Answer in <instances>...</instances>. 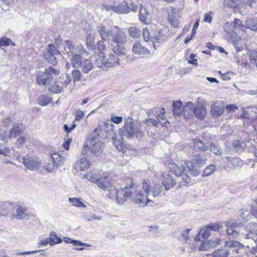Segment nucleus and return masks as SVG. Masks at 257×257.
<instances>
[{
    "instance_id": "nucleus-38",
    "label": "nucleus",
    "mask_w": 257,
    "mask_h": 257,
    "mask_svg": "<svg viewBox=\"0 0 257 257\" xmlns=\"http://www.w3.org/2000/svg\"><path fill=\"white\" fill-rule=\"evenodd\" d=\"M89 163L86 158H82L77 162V167L80 171H84L88 168Z\"/></svg>"
},
{
    "instance_id": "nucleus-53",
    "label": "nucleus",
    "mask_w": 257,
    "mask_h": 257,
    "mask_svg": "<svg viewBox=\"0 0 257 257\" xmlns=\"http://www.w3.org/2000/svg\"><path fill=\"white\" fill-rule=\"evenodd\" d=\"M106 63V60L104 58L103 55L98 56L95 61V64L99 68L102 67L103 65L105 66Z\"/></svg>"
},
{
    "instance_id": "nucleus-25",
    "label": "nucleus",
    "mask_w": 257,
    "mask_h": 257,
    "mask_svg": "<svg viewBox=\"0 0 257 257\" xmlns=\"http://www.w3.org/2000/svg\"><path fill=\"white\" fill-rule=\"evenodd\" d=\"M80 67L83 73L87 74L93 69L94 65L91 60L84 59Z\"/></svg>"
},
{
    "instance_id": "nucleus-59",
    "label": "nucleus",
    "mask_w": 257,
    "mask_h": 257,
    "mask_svg": "<svg viewBox=\"0 0 257 257\" xmlns=\"http://www.w3.org/2000/svg\"><path fill=\"white\" fill-rule=\"evenodd\" d=\"M11 43L13 45H15L10 38L3 37L0 39V46H8L10 45Z\"/></svg>"
},
{
    "instance_id": "nucleus-9",
    "label": "nucleus",
    "mask_w": 257,
    "mask_h": 257,
    "mask_svg": "<svg viewBox=\"0 0 257 257\" xmlns=\"http://www.w3.org/2000/svg\"><path fill=\"white\" fill-rule=\"evenodd\" d=\"M114 125L112 123L111 121L108 120L105 122H101L95 130L92 132L93 133H96L99 135V136L101 137L107 138V134L114 133L113 131Z\"/></svg>"
},
{
    "instance_id": "nucleus-19",
    "label": "nucleus",
    "mask_w": 257,
    "mask_h": 257,
    "mask_svg": "<svg viewBox=\"0 0 257 257\" xmlns=\"http://www.w3.org/2000/svg\"><path fill=\"white\" fill-rule=\"evenodd\" d=\"M97 186L104 190H109L112 187V183L110 178L104 176L98 178L96 183Z\"/></svg>"
},
{
    "instance_id": "nucleus-54",
    "label": "nucleus",
    "mask_w": 257,
    "mask_h": 257,
    "mask_svg": "<svg viewBox=\"0 0 257 257\" xmlns=\"http://www.w3.org/2000/svg\"><path fill=\"white\" fill-rule=\"evenodd\" d=\"M210 150L213 154L216 155H220L222 153L220 147L213 143L210 144Z\"/></svg>"
},
{
    "instance_id": "nucleus-61",
    "label": "nucleus",
    "mask_w": 257,
    "mask_h": 257,
    "mask_svg": "<svg viewBox=\"0 0 257 257\" xmlns=\"http://www.w3.org/2000/svg\"><path fill=\"white\" fill-rule=\"evenodd\" d=\"M104 40L101 39V40L99 41L97 43V48L99 51L103 54V52L106 49V45L104 43Z\"/></svg>"
},
{
    "instance_id": "nucleus-1",
    "label": "nucleus",
    "mask_w": 257,
    "mask_h": 257,
    "mask_svg": "<svg viewBox=\"0 0 257 257\" xmlns=\"http://www.w3.org/2000/svg\"><path fill=\"white\" fill-rule=\"evenodd\" d=\"M97 31L103 40L111 41L115 44L111 47L113 52L124 56V53L126 50L123 45L127 42V38L122 29L115 26L108 30L104 26L101 25L97 27Z\"/></svg>"
},
{
    "instance_id": "nucleus-41",
    "label": "nucleus",
    "mask_w": 257,
    "mask_h": 257,
    "mask_svg": "<svg viewBox=\"0 0 257 257\" xmlns=\"http://www.w3.org/2000/svg\"><path fill=\"white\" fill-rule=\"evenodd\" d=\"M194 148L196 150L201 151H205L207 150L208 147L204 145V144L198 139L193 140Z\"/></svg>"
},
{
    "instance_id": "nucleus-7",
    "label": "nucleus",
    "mask_w": 257,
    "mask_h": 257,
    "mask_svg": "<svg viewBox=\"0 0 257 257\" xmlns=\"http://www.w3.org/2000/svg\"><path fill=\"white\" fill-rule=\"evenodd\" d=\"M22 124L15 123L9 131L0 130V140L4 142H8L11 139H14L19 136L23 132Z\"/></svg>"
},
{
    "instance_id": "nucleus-8",
    "label": "nucleus",
    "mask_w": 257,
    "mask_h": 257,
    "mask_svg": "<svg viewBox=\"0 0 257 257\" xmlns=\"http://www.w3.org/2000/svg\"><path fill=\"white\" fill-rule=\"evenodd\" d=\"M71 78L68 74L61 76L58 80L55 82L49 88L54 93H59L64 87H66L71 82Z\"/></svg>"
},
{
    "instance_id": "nucleus-26",
    "label": "nucleus",
    "mask_w": 257,
    "mask_h": 257,
    "mask_svg": "<svg viewBox=\"0 0 257 257\" xmlns=\"http://www.w3.org/2000/svg\"><path fill=\"white\" fill-rule=\"evenodd\" d=\"M132 51L137 55H144L150 53L149 50L140 43H136L133 45Z\"/></svg>"
},
{
    "instance_id": "nucleus-43",
    "label": "nucleus",
    "mask_w": 257,
    "mask_h": 257,
    "mask_svg": "<svg viewBox=\"0 0 257 257\" xmlns=\"http://www.w3.org/2000/svg\"><path fill=\"white\" fill-rule=\"evenodd\" d=\"M223 5L225 7L230 8L240 7L241 5L239 0H224Z\"/></svg>"
},
{
    "instance_id": "nucleus-24",
    "label": "nucleus",
    "mask_w": 257,
    "mask_h": 257,
    "mask_svg": "<svg viewBox=\"0 0 257 257\" xmlns=\"http://www.w3.org/2000/svg\"><path fill=\"white\" fill-rule=\"evenodd\" d=\"M169 168L171 171L178 177H181L185 170V167L182 164L177 165L174 163H169Z\"/></svg>"
},
{
    "instance_id": "nucleus-30",
    "label": "nucleus",
    "mask_w": 257,
    "mask_h": 257,
    "mask_svg": "<svg viewBox=\"0 0 257 257\" xmlns=\"http://www.w3.org/2000/svg\"><path fill=\"white\" fill-rule=\"evenodd\" d=\"M72 58L71 59V64L73 67L78 68L81 65L82 60V57L80 54L77 53H73L71 55Z\"/></svg>"
},
{
    "instance_id": "nucleus-50",
    "label": "nucleus",
    "mask_w": 257,
    "mask_h": 257,
    "mask_svg": "<svg viewBox=\"0 0 257 257\" xmlns=\"http://www.w3.org/2000/svg\"><path fill=\"white\" fill-rule=\"evenodd\" d=\"M84 218L85 219L88 221H91L92 220H100L102 219V216H97L93 213H85L84 214Z\"/></svg>"
},
{
    "instance_id": "nucleus-49",
    "label": "nucleus",
    "mask_w": 257,
    "mask_h": 257,
    "mask_svg": "<svg viewBox=\"0 0 257 257\" xmlns=\"http://www.w3.org/2000/svg\"><path fill=\"white\" fill-rule=\"evenodd\" d=\"M233 146L237 152H241L244 150L245 144L243 142L235 140L233 143Z\"/></svg>"
},
{
    "instance_id": "nucleus-27",
    "label": "nucleus",
    "mask_w": 257,
    "mask_h": 257,
    "mask_svg": "<svg viewBox=\"0 0 257 257\" xmlns=\"http://www.w3.org/2000/svg\"><path fill=\"white\" fill-rule=\"evenodd\" d=\"M14 208V204L10 202L0 203V216H6Z\"/></svg>"
},
{
    "instance_id": "nucleus-44",
    "label": "nucleus",
    "mask_w": 257,
    "mask_h": 257,
    "mask_svg": "<svg viewBox=\"0 0 257 257\" xmlns=\"http://www.w3.org/2000/svg\"><path fill=\"white\" fill-rule=\"evenodd\" d=\"M163 187L161 184H156L151 188V192L154 197H156L160 195Z\"/></svg>"
},
{
    "instance_id": "nucleus-48",
    "label": "nucleus",
    "mask_w": 257,
    "mask_h": 257,
    "mask_svg": "<svg viewBox=\"0 0 257 257\" xmlns=\"http://www.w3.org/2000/svg\"><path fill=\"white\" fill-rule=\"evenodd\" d=\"M72 76L73 82L75 83L76 82L79 81L81 79L82 75L80 70L74 69L72 71Z\"/></svg>"
},
{
    "instance_id": "nucleus-42",
    "label": "nucleus",
    "mask_w": 257,
    "mask_h": 257,
    "mask_svg": "<svg viewBox=\"0 0 257 257\" xmlns=\"http://www.w3.org/2000/svg\"><path fill=\"white\" fill-rule=\"evenodd\" d=\"M63 240L66 243H72L74 245L76 246H85L88 247L91 246V245L89 244L83 243L80 240H73L71 238L67 237H64Z\"/></svg>"
},
{
    "instance_id": "nucleus-18",
    "label": "nucleus",
    "mask_w": 257,
    "mask_h": 257,
    "mask_svg": "<svg viewBox=\"0 0 257 257\" xmlns=\"http://www.w3.org/2000/svg\"><path fill=\"white\" fill-rule=\"evenodd\" d=\"M81 53L80 51H78L77 46H75L71 40H66L64 43L63 53L67 54L68 57L71 56L73 53Z\"/></svg>"
},
{
    "instance_id": "nucleus-55",
    "label": "nucleus",
    "mask_w": 257,
    "mask_h": 257,
    "mask_svg": "<svg viewBox=\"0 0 257 257\" xmlns=\"http://www.w3.org/2000/svg\"><path fill=\"white\" fill-rule=\"evenodd\" d=\"M85 115V113L83 110L77 109L74 113L75 121H80L82 119Z\"/></svg>"
},
{
    "instance_id": "nucleus-11",
    "label": "nucleus",
    "mask_w": 257,
    "mask_h": 257,
    "mask_svg": "<svg viewBox=\"0 0 257 257\" xmlns=\"http://www.w3.org/2000/svg\"><path fill=\"white\" fill-rule=\"evenodd\" d=\"M60 53L55 49L53 45H49L48 49L44 54L45 58L53 65L57 64V59L60 56Z\"/></svg>"
},
{
    "instance_id": "nucleus-32",
    "label": "nucleus",
    "mask_w": 257,
    "mask_h": 257,
    "mask_svg": "<svg viewBox=\"0 0 257 257\" xmlns=\"http://www.w3.org/2000/svg\"><path fill=\"white\" fill-rule=\"evenodd\" d=\"M245 28L249 29L253 31H257V18H248L245 22Z\"/></svg>"
},
{
    "instance_id": "nucleus-31",
    "label": "nucleus",
    "mask_w": 257,
    "mask_h": 257,
    "mask_svg": "<svg viewBox=\"0 0 257 257\" xmlns=\"http://www.w3.org/2000/svg\"><path fill=\"white\" fill-rule=\"evenodd\" d=\"M182 102L180 100L174 101L173 103V111L174 115L180 116L183 113Z\"/></svg>"
},
{
    "instance_id": "nucleus-58",
    "label": "nucleus",
    "mask_w": 257,
    "mask_h": 257,
    "mask_svg": "<svg viewBox=\"0 0 257 257\" xmlns=\"http://www.w3.org/2000/svg\"><path fill=\"white\" fill-rule=\"evenodd\" d=\"M168 21L169 23L173 26L176 27L178 26V22L177 19H176L174 16L173 13L169 14L168 15Z\"/></svg>"
},
{
    "instance_id": "nucleus-64",
    "label": "nucleus",
    "mask_w": 257,
    "mask_h": 257,
    "mask_svg": "<svg viewBox=\"0 0 257 257\" xmlns=\"http://www.w3.org/2000/svg\"><path fill=\"white\" fill-rule=\"evenodd\" d=\"M143 189L144 191V193L146 194V195L149 196L150 192V186L149 183L146 181L144 180L143 183Z\"/></svg>"
},
{
    "instance_id": "nucleus-60",
    "label": "nucleus",
    "mask_w": 257,
    "mask_h": 257,
    "mask_svg": "<svg viewBox=\"0 0 257 257\" xmlns=\"http://www.w3.org/2000/svg\"><path fill=\"white\" fill-rule=\"evenodd\" d=\"M248 54L250 62L252 63H255L257 60V52L254 51H250Z\"/></svg>"
},
{
    "instance_id": "nucleus-47",
    "label": "nucleus",
    "mask_w": 257,
    "mask_h": 257,
    "mask_svg": "<svg viewBox=\"0 0 257 257\" xmlns=\"http://www.w3.org/2000/svg\"><path fill=\"white\" fill-rule=\"evenodd\" d=\"M181 181L179 180V181L180 182L181 186H188L190 185L191 183V178L187 174L183 173L181 175ZM180 179V178H178V179Z\"/></svg>"
},
{
    "instance_id": "nucleus-56",
    "label": "nucleus",
    "mask_w": 257,
    "mask_h": 257,
    "mask_svg": "<svg viewBox=\"0 0 257 257\" xmlns=\"http://www.w3.org/2000/svg\"><path fill=\"white\" fill-rule=\"evenodd\" d=\"M245 24L243 25L241 21L238 19H234L233 23V27L234 28L244 30L245 28Z\"/></svg>"
},
{
    "instance_id": "nucleus-21",
    "label": "nucleus",
    "mask_w": 257,
    "mask_h": 257,
    "mask_svg": "<svg viewBox=\"0 0 257 257\" xmlns=\"http://www.w3.org/2000/svg\"><path fill=\"white\" fill-rule=\"evenodd\" d=\"M194 104L190 101L186 103L183 107V113L185 119L192 117L194 114Z\"/></svg>"
},
{
    "instance_id": "nucleus-14",
    "label": "nucleus",
    "mask_w": 257,
    "mask_h": 257,
    "mask_svg": "<svg viewBox=\"0 0 257 257\" xmlns=\"http://www.w3.org/2000/svg\"><path fill=\"white\" fill-rule=\"evenodd\" d=\"M241 223L235 221H230L225 223V226L227 227L226 232L230 238H235L239 234L238 227L241 225Z\"/></svg>"
},
{
    "instance_id": "nucleus-35",
    "label": "nucleus",
    "mask_w": 257,
    "mask_h": 257,
    "mask_svg": "<svg viewBox=\"0 0 257 257\" xmlns=\"http://www.w3.org/2000/svg\"><path fill=\"white\" fill-rule=\"evenodd\" d=\"M130 7L127 4H119L117 6H114L113 8V12L119 14H125L130 11Z\"/></svg>"
},
{
    "instance_id": "nucleus-37",
    "label": "nucleus",
    "mask_w": 257,
    "mask_h": 257,
    "mask_svg": "<svg viewBox=\"0 0 257 257\" xmlns=\"http://www.w3.org/2000/svg\"><path fill=\"white\" fill-rule=\"evenodd\" d=\"M129 36L134 38H138L141 36L142 31L136 27H130L128 28Z\"/></svg>"
},
{
    "instance_id": "nucleus-52",
    "label": "nucleus",
    "mask_w": 257,
    "mask_h": 257,
    "mask_svg": "<svg viewBox=\"0 0 257 257\" xmlns=\"http://www.w3.org/2000/svg\"><path fill=\"white\" fill-rule=\"evenodd\" d=\"M15 118L14 116H9L7 118H4L2 123L3 125L5 127H9L14 123Z\"/></svg>"
},
{
    "instance_id": "nucleus-36",
    "label": "nucleus",
    "mask_w": 257,
    "mask_h": 257,
    "mask_svg": "<svg viewBox=\"0 0 257 257\" xmlns=\"http://www.w3.org/2000/svg\"><path fill=\"white\" fill-rule=\"evenodd\" d=\"M49 240H50V245L52 246L55 244L60 243L62 242V239L58 237L57 233L52 231L49 234Z\"/></svg>"
},
{
    "instance_id": "nucleus-57",
    "label": "nucleus",
    "mask_w": 257,
    "mask_h": 257,
    "mask_svg": "<svg viewBox=\"0 0 257 257\" xmlns=\"http://www.w3.org/2000/svg\"><path fill=\"white\" fill-rule=\"evenodd\" d=\"M27 139L26 138L24 137H19L17 140L15 144V147L18 148H22L24 144L26 143Z\"/></svg>"
},
{
    "instance_id": "nucleus-10",
    "label": "nucleus",
    "mask_w": 257,
    "mask_h": 257,
    "mask_svg": "<svg viewBox=\"0 0 257 257\" xmlns=\"http://www.w3.org/2000/svg\"><path fill=\"white\" fill-rule=\"evenodd\" d=\"M131 201L135 204H139L143 206H145L151 201L148 198V196L146 195L142 191L137 190L132 194L131 198Z\"/></svg>"
},
{
    "instance_id": "nucleus-28",
    "label": "nucleus",
    "mask_w": 257,
    "mask_h": 257,
    "mask_svg": "<svg viewBox=\"0 0 257 257\" xmlns=\"http://www.w3.org/2000/svg\"><path fill=\"white\" fill-rule=\"evenodd\" d=\"M13 209V215L15 218L21 219L25 218V209L24 207L20 205H14Z\"/></svg>"
},
{
    "instance_id": "nucleus-3",
    "label": "nucleus",
    "mask_w": 257,
    "mask_h": 257,
    "mask_svg": "<svg viewBox=\"0 0 257 257\" xmlns=\"http://www.w3.org/2000/svg\"><path fill=\"white\" fill-rule=\"evenodd\" d=\"M86 143L92 155L98 156L102 152L103 143L102 137L98 134L92 132L88 136Z\"/></svg>"
},
{
    "instance_id": "nucleus-12",
    "label": "nucleus",
    "mask_w": 257,
    "mask_h": 257,
    "mask_svg": "<svg viewBox=\"0 0 257 257\" xmlns=\"http://www.w3.org/2000/svg\"><path fill=\"white\" fill-rule=\"evenodd\" d=\"M132 192L128 187H125L116 191V200L118 204H123L131 197Z\"/></svg>"
},
{
    "instance_id": "nucleus-62",
    "label": "nucleus",
    "mask_w": 257,
    "mask_h": 257,
    "mask_svg": "<svg viewBox=\"0 0 257 257\" xmlns=\"http://www.w3.org/2000/svg\"><path fill=\"white\" fill-rule=\"evenodd\" d=\"M85 177L89 180L90 181L97 183V180H98V178L97 176V175L95 174H93L91 172H90L85 176Z\"/></svg>"
},
{
    "instance_id": "nucleus-33",
    "label": "nucleus",
    "mask_w": 257,
    "mask_h": 257,
    "mask_svg": "<svg viewBox=\"0 0 257 257\" xmlns=\"http://www.w3.org/2000/svg\"><path fill=\"white\" fill-rule=\"evenodd\" d=\"M207 228L206 226L202 228L199 233L195 236L196 241H201V239H205L210 236V232Z\"/></svg>"
},
{
    "instance_id": "nucleus-23",
    "label": "nucleus",
    "mask_w": 257,
    "mask_h": 257,
    "mask_svg": "<svg viewBox=\"0 0 257 257\" xmlns=\"http://www.w3.org/2000/svg\"><path fill=\"white\" fill-rule=\"evenodd\" d=\"M162 183L166 190L173 187L176 184V180L170 174L165 175L163 176Z\"/></svg>"
},
{
    "instance_id": "nucleus-40",
    "label": "nucleus",
    "mask_w": 257,
    "mask_h": 257,
    "mask_svg": "<svg viewBox=\"0 0 257 257\" xmlns=\"http://www.w3.org/2000/svg\"><path fill=\"white\" fill-rule=\"evenodd\" d=\"M52 98L47 95H42L39 96L38 99V103L42 106H46L51 103Z\"/></svg>"
},
{
    "instance_id": "nucleus-46",
    "label": "nucleus",
    "mask_w": 257,
    "mask_h": 257,
    "mask_svg": "<svg viewBox=\"0 0 257 257\" xmlns=\"http://www.w3.org/2000/svg\"><path fill=\"white\" fill-rule=\"evenodd\" d=\"M149 16V13L147 12L145 8L141 7L139 13V20L143 23H147V19Z\"/></svg>"
},
{
    "instance_id": "nucleus-5",
    "label": "nucleus",
    "mask_w": 257,
    "mask_h": 257,
    "mask_svg": "<svg viewBox=\"0 0 257 257\" xmlns=\"http://www.w3.org/2000/svg\"><path fill=\"white\" fill-rule=\"evenodd\" d=\"M207 162V159L204 156L203 154H199L197 155L193 156L192 157L191 161L190 162H187L186 163V165L189 170L191 175L196 177L200 173L199 170H198L196 166L201 167L205 165Z\"/></svg>"
},
{
    "instance_id": "nucleus-6",
    "label": "nucleus",
    "mask_w": 257,
    "mask_h": 257,
    "mask_svg": "<svg viewBox=\"0 0 257 257\" xmlns=\"http://www.w3.org/2000/svg\"><path fill=\"white\" fill-rule=\"evenodd\" d=\"M164 108L161 107L154 108L148 112L149 119L153 125L155 126H158L159 124L164 126L166 123H169L168 121L166 120Z\"/></svg>"
},
{
    "instance_id": "nucleus-39",
    "label": "nucleus",
    "mask_w": 257,
    "mask_h": 257,
    "mask_svg": "<svg viewBox=\"0 0 257 257\" xmlns=\"http://www.w3.org/2000/svg\"><path fill=\"white\" fill-rule=\"evenodd\" d=\"M216 166L215 165L211 164L207 166L204 170L202 176L206 177L211 175L216 171Z\"/></svg>"
},
{
    "instance_id": "nucleus-4",
    "label": "nucleus",
    "mask_w": 257,
    "mask_h": 257,
    "mask_svg": "<svg viewBox=\"0 0 257 257\" xmlns=\"http://www.w3.org/2000/svg\"><path fill=\"white\" fill-rule=\"evenodd\" d=\"M60 71L53 67H49L45 71H40L36 75V82L40 86L49 84L53 79V76L59 75Z\"/></svg>"
},
{
    "instance_id": "nucleus-63",
    "label": "nucleus",
    "mask_w": 257,
    "mask_h": 257,
    "mask_svg": "<svg viewBox=\"0 0 257 257\" xmlns=\"http://www.w3.org/2000/svg\"><path fill=\"white\" fill-rule=\"evenodd\" d=\"M253 113H255V112L251 108H248L243 111V117L246 118H250L252 117Z\"/></svg>"
},
{
    "instance_id": "nucleus-51",
    "label": "nucleus",
    "mask_w": 257,
    "mask_h": 257,
    "mask_svg": "<svg viewBox=\"0 0 257 257\" xmlns=\"http://www.w3.org/2000/svg\"><path fill=\"white\" fill-rule=\"evenodd\" d=\"M229 251L226 249L216 250L212 253L213 257H228Z\"/></svg>"
},
{
    "instance_id": "nucleus-17",
    "label": "nucleus",
    "mask_w": 257,
    "mask_h": 257,
    "mask_svg": "<svg viewBox=\"0 0 257 257\" xmlns=\"http://www.w3.org/2000/svg\"><path fill=\"white\" fill-rule=\"evenodd\" d=\"M207 110L203 102L198 101L194 107V114L198 119H202L206 115Z\"/></svg>"
},
{
    "instance_id": "nucleus-45",
    "label": "nucleus",
    "mask_w": 257,
    "mask_h": 257,
    "mask_svg": "<svg viewBox=\"0 0 257 257\" xmlns=\"http://www.w3.org/2000/svg\"><path fill=\"white\" fill-rule=\"evenodd\" d=\"M69 201L72 204L77 207H86V206L82 201L81 199L78 198H69Z\"/></svg>"
},
{
    "instance_id": "nucleus-2",
    "label": "nucleus",
    "mask_w": 257,
    "mask_h": 257,
    "mask_svg": "<svg viewBox=\"0 0 257 257\" xmlns=\"http://www.w3.org/2000/svg\"><path fill=\"white\" fill-rule=\"evenodd\" d=\"M144 132L142 125H135L131 117L125 118L124 126L121 132L122 137L131 138L136 136L137 138H141L143 137Z\"/></svg>"
},
{
    "instance_id": "nucleus-13",
    "label": "nucleus",
    "mask_w": 257,
    "mask_h": 257,
    "mask_svg": "<svg viewBox=\"0 0 257 257\" xmlns=\"http://www.w3.org/2000/svg\"><path fill=\"white\" fill-rule=\"evenodd\" d=\"M23 163L26 168L32 171L37 170L41 166L39 159L35 156H26L24 157Z\"/></svg>"
},
{
    "instance_id": "nucleus-34",
    "label": "nucleus",
    "mask_w": 257,
    "mask_h": 257,
    "mask_svg": "<svg viewBox=\"0 0 257 257\" xmlns=\"http://www.w3.org/2000/svg\"><path fill=\"white\" fill-rule=\"evenodd\" d=\"M227 165L231 167V166H241L242 165V161L238 158H231L227 157Z\"/></svg>"
},
{
    "instance_id": "nucleus-15",
    "label": "nucleus",
    "mask_w": 257,
    "mask_h": 257,
    "mask_svg": "<svg viewBox=\"0 0 257 257\" xmlns=\"http://www.w3.org/2000/svg\"><path fill=\"white\" fill-rule=\"evenodd\" d=\"M124 56H120L119 54L114 53L110 54L106 60L105 66L111 67L116 64L120 65L121 61L126 59V52L124 53Z\"/></svg>"
},
{
    "instance_id": "nucleus-22",
    "label": "nucleus",
    "mask_w": 257,
    "mask_h": 257,
    "mask_svg": "<svg viewBox=\"0 0 257 257\" xmlns=\"http://www.w3.org/2000/svg\"><path fill=\"white\" fill-rule=\"evenodd\" d=\"M168 32V28L166 27H163L160 30L158 34L156 36L152 38L153 40H152V42L155 49L156 47H157L156 43L157 41L162 40L163 38L166 36ZM158 46V45L157 46Z\"/></svg>"
},
{
    "instance_id": "nucleus-29",
    "label": "nucleus",
    "mask_w": 257,
    "mask_h": 257,
    "mask_svg": "<svg viewBox=\"0 0 257 257\" xmlns=\"http://www.w3.org/2000/svg\"><path fill=\"white\" fill-rule=\"evenodd\" d=\"M54 165L56 167L63 165L66 161V157L62 156L59 154H54L51 156Z\"/></svg>"
},
{
    "instance_id": "nucleus-16",
    "label": "nucleus",
    "mask_w": 257,
    "mask_h": 257,
    "mask_svg": "<svg viewBox=\"0 0 257 257\" xmlns=\"http://www.w3.org/2000/svg\"><path fill=\"white\" fill-rule=\"evenodd\" d=\"M224 111V105L221 101H215L211 105L210 113L213 118L220 116Z\"/></svg>"
},
{
    "instance_id": "nucleus-20",
    "label": "nucleus",
    "mask_w": 257,
    "mask_h": 257,
    "mask_svg": "<svg viewBox=\"0 0 257 257\" xmlns=\"http://www.w3.org/2000/svg\"><path fill=\"white\" fill-rule=\"evenodd\" d=\"M246 229L247 231H249L245 235L246 239H251V240L255 243V236H257V224L249 223Z\"/></svg>"
}]
</instances>
